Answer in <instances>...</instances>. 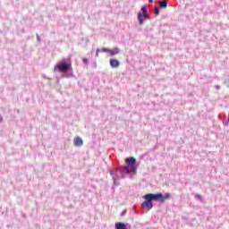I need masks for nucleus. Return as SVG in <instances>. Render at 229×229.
Segmentation results:
<instances>
[{
  "instance_id": "9b49d317",
  "label": "nucleus",
  "mask_w": 229,
  "mask_h": 229,
  "mask_svg": "<svg viewBox=\"0 0 229 229\" xmlns=\"http://www.w3.org/2000/svg\"><path fill=\"white\" fill-rule=\"evenodd\" d=\"M140 11H141V13H142L143 15L146 14V13H148V6H146V5H143V6L141 7Z\"/></svg>"
},
{
  "instance_id": "412c9836",
  "label": "nucleus",
  "mask_w": 229,
  "mask_h": 229,
  "mask_svg": "<svg viewBox=\"0 0 229 229\" xmlns=\"http://www.w3.org/2000/svg\"><path fill=\"white\" fill-rule=\"evenodd\" d=\"M154 0H148V3H153Z\"/></svg>"
},
{
  "instance_id": "f257e3e1",
  "label": "nucleus",
  "mask_w": 229,
  "mask_h": 229,
  "mask_svg": "<svg viewBox=\"0 0 229 229\" xmlns=\"http://www.w3.org/2000/svg\"><path fill=\"white\" fill-rule=\"evenodd\" d=\"M125 164L128 165H122L109 171V174L112 176L113 183L115 187L121 185V182H119L121 178L124 179L126 176H129V178L131 179V176L137 174V159L134 157L125 158ZM119 174H121V177L119 176Z\"/></svg>"
},
{
  "instance_id": "423d86ee",
  "label": "nucleus",
  "mask_w": 229,
  "mask_h": 229,
  "mask_svg": "<svg viewBox=\"0 0 229 229\" xmlns=\"http://www.w3.org/2000/svg\"><path fill=\"white\" fill-rule=\"evenodd\" d=\"M149 19V13L143 14L142 13H138V21H139V25L142 26L144 24V21L146 20Z\"/></svg>"
},
{
  "instance_id": "f8f14e48",
  "label": "nucleus",
  "mask_w": 229,
  "mask_h": 229,
  "mask_svg": "<svg viewBox=\"0 0 229 229\" xmlns=\"http://www.w3.org/2000/svg\"><path fill=\"white\" fill-rule=\"evenodd\" d=\"M155 15H160V8L157 6L154 7Z\"/></svg>"
},
{
  "instance_id": "39448f33",
  "label": "nucleus",
  "mask_w": 229,
  "mask_h": 229,
  "mask_svg": "<svg viewBox=\"0 0 229 229\" xmlns=\"http://www.w3.org/2000/svg\"><path fill=\"white\" fill-rule=\"evenodd\" d=\"M101 53H109L110 56H115V55L121 53V49L117 47L113 49L103 47L101 48Z\"/></svg>"
},
{
  "instance_id": "ddd939ff",
  "label": "nucleus",
  "mask_w": 229,
  "mask_h": 229,
  "mask_svg": "<svg viewBox=\"0 0 229 229\" xmlns=\"http://www.w3.org/2000/svg\"><path fill=\"white\" fill-rule=\"evenodd\" d=\"M195 199H199V201H201L203 199V197H201V195H199V194H196Z\"/></svg>"
},
{
  "instance_id": "2eb2a0df",
  "label": "nucleus",
  "mask_w": 229,
  "mask_h": 229,
  "mask_svg": "<svg viewBox=\"0 0 229 229\" xmlns=\"http://www.w3.org/2000/svg\"><path fill=\"white\" fill-rule=\"evenodd\" d=\"M224 85H226V87L229 88V78L224 81Z\"/></svg>"
},
{
  "instance_id": "6ab92c4d",
  "label": "nucleus",
  "mask_w": 229,
  "mask_h": 229,
  "mask_svg": "<svg viewBox=\"0 0 229 229\" xmlns=\"http://www.w3.org/2000/svg\"><path fill=\"white\" fill-rule=\"evenodd\" d=\"M126 214V211H123L122 214H121V216H124Z\"/></svg>"
},
{
  "instance_id": "20e7f679",
  "label": "nucleus",
  "mask_w": 229,
  "mask_h": 229,
  "mask_svg": "<svg viewBox=\"0 0 229 229\" xmlns=\"http://www.w3.org/2000/svg\"><path fill=\"white\" fill-rule=\"evenodd\" d=\"M143 199H145V201L142 202V204H141L143 208H146L147 210H151V208H153V200H152L149 193L145 194L143 196Z\"/></svg>"
},
{
  "instance_id": "dca6fc26",
  "label": "nucleus",
  "mask_w": 229,
  "mask_h": 229,
  "mask_svg": "<svg viewBox=\"0 0 229 229\" xmlns=\"http://www.w3.org/2000/svg\"><path fill=\"white\" fill-rule=\"evenodd\" d=\"M36 37H37L38 42H42V38H40V36L38 34H36Z\"/></svg>"
},
{
  "instance_id": "1a4fd4ad",
  "label": "nucleus",
  "mask_w": 229,
  "mask_h": 229,
  "mask_svg": "<svg viewBox=\"0 0 229 229\" xmlns=\"http://www.w3.org/2000/svg\"><path fill=\"white\" fill-rule=\"evenodd\" d=\"M73 144L76 148H81V146H83V139H81V137L74 138Z\"/></svg>"
},
{
  "instance_id": "6e6552de",
  "label": "nucleus",
  "mask_w": 229,
  "mask_h": 229,
  "mask_svg": "<svg viewBox=\"0 0 229 229\" xmlns=\"http://www.w3.org/2000/svg\"><path fill=\"white\" fill-rule=\"evenodd\" d=\"M109 64L112 69H117L121 65V62H119L117 59H110Z\"/></svg>"
},
{
  "instance_id": "f3484780",
  "label": "nucleus",
  "mask_w": 229,
  "mask_h": 229,
  "mask_svg": "<svg viewBox=\"0 0 229 229\" xmlns=\"http://www.w3.org/2000/svg\"><path fill=\"white\" fill-rule=\"evenodd\" d=\"M99 53H101V49L98 48L96 52V56H99Z\"/></svg>"
},
{
  "instance_id": "aec40b11",
  "label": "nucleus",
  "mask_w": 229,
  "mask_h": 229,
  "mask_svg": "<svg viewBox=\"0 0 229 229\" xmlns=\"http://www.w3.org/2000/svg\"><path fill=\"white\" fill-rule=\"evenodd\" d=\"M2 121H3V116L0 115V123H2Z\"/></svg>"
},
{
  "instance_id": "9d476101",
  "label": "nucleus",
  "mask_w": 229,
  "mask_h": 229,
  "mask_svg": "<svg viewBox=\"0 0 229 229\" xmlns=\"http://www.w3.org/2000/svg\"><path fill=\"white\" fill-rule=\"evenodd\" d=\"M159 8H161V10H165V8H167V1L165 0L159 1Z\"/></svg>"
},
{
  "instance_id": "0eeeda50",
  "label": "nucleus",
  "mask_w": 229,
  "mask_h": 229,
  "mask_svg": "<svg viewBox=\"0 0 229 229\" xmlns=\"http://www.w3.org/2000/svg\"><path fill=\"white\" fill-rule=\"evenodd\" d=\"M115 229H131V225L128 223H123V222H116L114 224Z\"/></svg>"
},
{
  "instance_id": "f03ea898",
  "label": "nucleus",
  "mask_w": 229,
  "mask_h": 229,
  "mask_svg": "<svg viewBox=\"0 0 229 229\" xmlns=\"http://www.w3.org/2000/svg\"><path fill=\"white\" fill-rule=\"evenodd\" d=\"M54 71H58L59 72H69L72 71V63L71 62V59L63 58L55 65Z\"/></svg>"
},
{
  "instance_id": "a211bd4d",
  "label": "nucleus",
  "mask_w": 229,
  "mask_h": 229,
  "mask_svg": "<svg viewBox=\"0 0 229 229\" xmlns=\"http://www.w3.org/2000/svg\"><path fill=\"white\" fill-rule=\"evenodd\" d=\"M215 89H216V90H220L221 87H220L219 85H216V86H215Z\"/></svg>"
},
{
  "instance_id": "7ed1b4c3",
  "label": "nucleus",
  "mask_w": 229,
  "mask_h": 229,
  "mask_svg": "<svg viewBox=\"0 0 229 229\" xmlns=\"http://www.w3.org/2000/svg\"><path fill=\"white\" fill-rule=\"evenodd\" d=\"M152 201H159V203H165V199H171V193H165V195L158 192V193H148Z\"/></svg>"
},
{
  "instance_id": "4be33fe9",
  "label": "nucleus",
  "mask_w": 229,
  "mask_h": 229,
  "mask_svg": "<svg viewBox=\"0 0 229 229\" xmlns=\"http://www.w3.org/2000/svg\"><path fill=\"white\" fill-rule=\"evenodd\" d=\"M43 78H44L45 80H47V77H46L45 75L43 76Z\"/></svg>"
},
{
  "instance_id": "4468645a",
  "label": "nucleus",
  "mask_w": 229,
  "mask_h": 229,
  "mask_svg": "<svg viewBox=\"0 0 229 229\" xmlns=\"http://www.w3.org/2000/svg\"><path fill=\"white\" fill-rule=\"evenodd\" d=\"M82 62H83V64H85V65H89V59L83 58Z\"/></svg>"
}]
</instances>
